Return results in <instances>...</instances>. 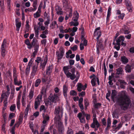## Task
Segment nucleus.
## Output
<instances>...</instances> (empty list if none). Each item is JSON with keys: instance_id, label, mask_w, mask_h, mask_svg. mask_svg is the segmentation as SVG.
Instances as JSON below:
<instances>
[{"instance_id": "obj_13", "label": "nucleus", "mask_w": 134, "mask_h": 134, "mask_svg": "<svg viewBox=\"0 0 134 134\" xmlns=\"http://www.w3.org/2000/svg\"><path fill=\"white\" fill-rule=\"evenodd\" d=\"M33 62V59L31 58L28 64L26 67L25 72V74L26 75H28L30 73V67Z\"/></svg>"}, {"instance_id": "obj_45", "label": "nucleus", "mask_w": 134, "mask_h": 134, "mask_svg": "<svg viewBox=\"0 0 134 134\" xmlns=\"http://www.w3.org/2000/svg\"><path fill=\"white\" fill-rule=\"evenodd\" d=\"M96 79L94 78L92 79L91 80V83L92 86H94L96 85Z\"/></svg>"}, {"instance_id": "obj_26", "label": "nucleus", "mask_w": 134, "mask_h": 134, "mask_svg": "<svg viewBox=\"0 0 134 134\" xmlns=\"http://www.w3.org/2000/svg\"><path fill=\"white\" fill-rule=\"evenodd\" d=\"M46 20L44 24L45 26H46V28L47 29H48V24L50 23V17H47L46 18L44 19Z\"/></svg>"}, {"instance_id": "obj_58", "label": "nucleus", "mask_w": 134, "mask_h": 134, "mask_svg": "<svg viewBox=\"0 0 134 134\" xmlns=\"http://www.w3.org/2000/svg\"><path fill=\"white\" fill-rule=\"evenodd\" d=\"M0 5L2 8H3L4 6V2L3 0H0Z\"/></svg>"}, {"instance_id": "obj_31", "label": "nucleus", "mask_w": 134, "mask_h": 134, "mask_svg": "<svg viewBox=\"0 0 134 134\" xmlns=\"http://www.w3.org/2000/svg\"><path fill=\"white\" fill-rule=\"evenodd\" d=\"M116 74L118 75L122 74H123V71L122 68H119L116 69Z\"/></svg>"}, {"instance_id": "obj_23", "label": "nucleus", "mask_w": 134, "mask_h": 134, "mask_svg": "<svg viewBox=\"0 0 134 134\" xmlns=\"http://www.w3.org/2000/svg\"><path fill=\"white\" fill-rule=\"evenodd\" d=\"M111 8L110 7H109L108 8L106 19L107 22V23L109 21V18L111 14Z\"/></svg>"}, {"instance_id": "obj_47", "label": "nucleus", "mask_w": 134, "mask_h": 134, "mask_svg": "<svg viewBox=\"0 0 134 134\" xmlns=\"http://www.w3.org/2000/svg\"><path fill=\"white\" fill-rule=\"evenodd\" d=\"M25 98H22L21 102L22 105L25 107L26 104V103L25 102Z\"/></svg>"}, {"instance_id": "obj_46", "label": "nucleus", "mask_w": 134, "mask_h": 134, "mask_svg": "<svg viewBox=\"0 0 134 134\" xmlns=\"http://www.w3.org/2000/svg\"><path fill=\"white\" fill-rule=\"evenodd\" d=\"M20 98L17 100L16 103L18 109H20Z\"/></svg>"}, {"instance_id": "obj_18", "label": "nucleus", "mask_w": 134, "mask_h": 134, "mask_svg": "<svg viewBox=\"0 0 134 134\" xmlns=\"http://www.w3.org/2000/svg\"><path fill=\"white\" fill-rule=\"evenodd\" d=\"M125 38L123 36H120L116 40V44L120 45L121 43L123 42Z\"/></svg>"}, {"instance_id": "obj_64", "label": "nucleus", "mask_w": 134, "mask_h": 134, "mask_svg": "<svg viewBox=\"0 0 134 134\" xmlns=\"http://www.w3.org/2000/svg\"><path fill=\"white\" fill-rule=\"evenodd\" d=\"M69 64L70 65H72L74 63V60H73L71 59L69 60Z\"/></svg>"}, {"instance_id": "obj_48", "label": "nucleus", "mask_w": 134, "mask_h": 134, "mask_svg": "<svg viewBox=\"0 0 134 134\" xmlns=\"http://www.w3.org/2000/svg\"><path fill=\"white\" fill-rule=\"evenodd\" d=\"M26 88L24 89L23 91V93L22 95V98H25V97L26 94Z\"/></svg>"}, {"instance_id": "obj_24", "label": "nucleus", "mask_w": 134, "mask_h": 134, "mask_svg": "<svg viewBox=\"0 0 134 134\" xmlns=\"http://www.w3.org/2000/svg\"><path fill=\"white\" fill-rule=\"evenodd\" d=\"M68 86L65 85H64L63 88V92L64 96L66 97L67 96V93L68 91Z\"/></svg>"}, {"instance_id": "obj_16", "label": "nucleus", "mask_w": 134, "mask_h": 134, "mask_svg": "<svg viewBox=\"0 0 134 134\" xmlns=\"http://www.w3.org/2000/svg\"><path fill=\"white\" fill-rule=\"evenodd\" d=\"M77 116L80 120L81 123H85V122L84 116L83 115V114L81 113H79L77 115Z\"/></svg>"}, {"instance_id": "obj_36", "label": "nucleus", "mask_w": 134, "mask_h": 134, "mask_svg": "<svg viewBox=\"0 0 134 134\" xmlns=\"http://www.w3.org/2000/svg\"><path fill=\"white\" fill-rule=\"evenodd\" d=\"M48 77L47 78H46L45 77L42 78V81L43 82H47V83H49L50 81H51V80L50 79L49 77V79H48Z\"/></svg>"}, {"instance_id": "obj_50", "label": "nucleus", "mask_w": 134, "mask_h": 134, "mask_svg": "<svg viewBox=\"0 0 134 134\" xmlns=\"http://www.w3.org/2000/svg\"><path fill=\"white\" fill-rule=\"evenodd\" d=\"M45 103L46 105L47 106H48L49 105H50L52 104L51 101L49 100L48 99V101H46L45 102Z\"/></svg>"}, {"instance_id": "obj_11", "label": "nucleus", "mask_w": 134, "mask_h": 134, "mask_svg": "<svg viewBox=\"0 0 134 134\" xmlns=\"http://www.w3.org/2000/svg\"><path fill=\"white\" fill-rule=\"evenodd\" d=\"M100 27H98L96 28L94 31V36H97L96 39L97 40V42L98 41L99 38L101 35V32L100 31Z\"/></svg>"}, {"instance_id": "obj_8", "label": "nucleus", "mask_w": 134, "mask_h": 134, "mask_svg": "<svg viewBox=\"0 0 134 134\" xmlns=\"http://www.w3.org/2000/svg\"><path fill=\"white\" fill-rule=\"evenodd\" d=\"M6 40L4 39V41L2 44L1 47V55L3 57L5 56L7 53V51H5V47L6 46Z\"/></svg>"}, {"instance_id": "obj_21", "label": "nucleus", "mask_w": 134, "mask_h": 134, "mask_svg": "<svg viewBox=\"0 0 134 134\" xmlns=\"http://www.w3.org/2000/svg\"><path fill=\"white\" fill-rule=\"evenodd\" d=\"M47 60L48 59L47 57H46L44 58L43 62V63H40L41 68H42V70H43L45 68L47 61Z\"/></svg>"}, {"instance_id": "obj_28", "label": "nucleus", "mask_w": 134, "mask_h": 134, "mask_svg": "<svg viewBox=\"0 0 134 134\" xmlns=\"http://www.w3.org/2000/svg\"><path fill=\"white\" fill-rule=\"evenodd\" d=\"M76 86L77 87V90L79 92H81L82 90H83V86L81 83H78Z\"/></svg>"}, {"instance_id": "obj_57", "label": "nucleus", "mask_w": 134, "mask_h": 134, "mask_svg": "<svg viewBox=\"0 0 134 134\" xmlns=\"http://www.w3.org/2000/svg\"><path fill=\"white\" fill-rule=\"evenodd\" d=\"M77 46L76 45H75L73 47H71V49L73 51H75L77 50Z\"/></svg>"}, {"instance_id": "obj_55", "label": "nucleus", "mask_w": 134, "mask_h": 134, "mask_svg": "<svg viewBox=\"0 0 134 134\" xmlns=\"http://www.w3.org/2000/svg\"><path fill=\"white\" fill-rule=\"evenodd\" d=\"M63 3L64 5L66 6L68 4V2L67 0H63Z\"/></svg>"}, {"instance_id": "obj_53", "label": "nucleus", "mask_w": 134, "mask_h": 134, "mask_svg": "<svg viewBox=\"0 0 134 134\" xmlns=\"http://www.w3.org/2000/svg\"><path fill=\"white\" fill-rule=\"evenodd\" d=\"M37 41V40L35 38H33L32 41V44L33 45H35L37 44L36 43Z\"/></svg>"}, {"instance_id": "obj_4", "label": "nucleus", "mask_w": 134, "mask_h": 134, "mask_svg": "<svg viewBox=\"0 0 134 134\" xmlns=\"http://www.w3.org/2000/svg\"><path fill=\"white\" fill-rule=\"evenodd\" d=\"M59 93L57 94H54L53 95H51L48 98V99L49 100L51 101L52 103H55L59 100Z\"/></svg>"}, {"instance_id": "obj_63", "label": "nucleus", "mask_w": 134, "mask_h": 134, "mask_svg": "<svg viewBox=\"0 0 134 134\" xmlns=\"http://www.w3.org/2000/svg\"><path fill=\"white\" fill-rule=\"evenodd\" d=\"M34 51H38L39 48V46L38 44H37L35 45Z\"/></svg>"}, {"instance_id": "obj_37", "label": "nucleus", "mask_w": 134, "mask_h": 134, "mask_svg": "<svg viewBox=\"0 0 134 134\" xmlns=\"http://www.w3.org/2000/svg\"><path fill=\"white\" fill-rule=\"evenodd\" d=\"M34 29L35 31V35L36 37L38 36L39 34V27L37 28L36 26H34Z\"/></svg>"}, {"instance_id": "obj_25", "label": "nucleus", "mask_w": 134, "mask_h": 134, "mask_svg": "<svg viewBox=\"0 0 134 134\" xmlns=\"http://www.w3.org/2000/svg\"><path fill=\"white\" fill-rule=\"evenodd\" d=\"M79 17V14L76 11H75L74 13L72 19L74 21H77Z\"/></svg>"}, {"instance_id": "obj_38", "label": "nucleus", "mask_w": 134, "mask_h": 134, "mask_svg": "<svg viewBox=\"0 0 134 134\" xmlns=\"http://www.w3.org/2000/svg\"><path fill=\"white\" fill-rule=\"evenodd\" d=\"M41 82V80L40 79H37L36 81L35 84V86L37 87H38Z\"/></svg>"}, {"instance_id": "obj_6", "label": "nucleus", "mask_w": 134, "mask_h": 134, "mask_svg": "<svg viewBox=\"0 0 134 134\" xmlns=\"http://www.w3.org/2000/svg\"><path fill=\"white\" fill-rule=\"evenodd\" d=\"M57 123L58 125V134H63L64 132V128L63 123L61 121H58Z\"/></svg>"}, {"instance_id": "obj_9", "label": "nucleus", "mask_w": 134, "mask_h": 134, "mask_svg": "<svg viewBox=\"0 0 134 134\" xmlns=\"http://www.w3.org/2000/svg\"><path fill=\"white\" fill-rule=\"evenodd\" d=\"M100 125L97 120V119H94L93 120V122L91 125V127L92 128L95 129V131L98 130V129L100 126Z\"/></svg>"}, {"instance_id": "obj_20", "label": "nucleus", "mask_w": 134, "mask_h": 134, "mask_svg": "<svg viewBox=\"0 0 134 134\" xmlns=\"http://www.w3.org/2000/svg\"><path fill=\"white\" fill-rule=\"evenodd\" d=\"M10 93L9 92H6L3 93L1 96V98L4 99H7Z\"/></svg>"}, {"instance_id": "obj_60", "label": "nucleus", "mask_w": 134, "mask_h": 134, "mask_svg": "<svg viewBox=\"0 0 134 134\" xmlns=\"http://www.w3.org/2000/svg\"><path fill=\"white\" fill-rule=\"evenodd\" d=\"M15 114L14 113H10L9 116V118L10 119H12L15 117Z\"/></svg>"}, {"instance_id": "obj_34", "label": "nucleus", "mask_w": 134, "mask_h": 134, "mask_svg": "<svg viewBox=\"0 0 134 134\" xmlns=\"http://www.w3.org/2000/svg\"><path fill=\"white\" fill-rule=\"evenodd\" d=\"M34 91L32 90H30L28 96L30 100H31L33 98L34 95Z\"/></svg>"}, {"instance_id": "obj_62", "label": "nucleus", "mask_w": 134, "mask_h": 134, "mask_svg": "<svg viewBox=\"0 0 134 134\" xmlns=\"http://www.w3.org/2000/svg\"><path fill=\"white\" fill-rule=\"evenodd\" d=\"M94 107L96 108H98L100 106L101 104L100 103H96L94 104Z\"/></svg>"}, {"instance_id": "obj_12", "label": "nucleus", "mask_w": 134, "mask_h": 134, "mask_svg": "<svg viewBox=\"0 0 134 134\" xmlns=\"http://www.w3.org/2000/svg\"><path fill=\"white\" fill-rule=\"evenodd\" d=\"M60 52L58 51L56 52V54L58 57L59 59H62L64 55V51L63 48L62 47H60L59 48Z\"/></svg>"}, {"instance_id": "obj_40", "label": "nucleus", "mask_w": 134, "mask_h": 134, "mask_svg": "<svg viewBox=\"0 0 134 134\" xmlns=\"http://www.w3.org/2000/svg\"><path fill=\"white\" fill-rule=\"evenodd\" d=\"M66 134H74L73 131L71 128L68 127L66 131Z\"/></svg>"}, {"instance_id": "obj_41", "label": "nucleus", "mask_w": 134, "mask_h": 134, "mask_svg": "<svg viewBox=\"0 0 134 134\" xmlns=\"http://www.w3.org/2000/svg\"><path fill=\"white\" fill-rule=\"evenodd\" d=\"M46 88L44 87H42V88L41 91V93L42 95H42H45L46 93Z\"/></svg>"}, {"instance_id": "obj_51", "label": "nucleus", "mask_w": 134, "mask_h": 134, "mask_svg": "<svg viewBox=\"0 0 134 134\" xmlns=\"http://www.w3.org/2000/svg\"><path fill=\"white\" fill-rule=\"evenodd\" d=\"M118 121L117 120H114L113 122V125L112 127L113 128H114L115 126V125L117 123Z\"/></svg>"}, {"instance_id": "obj_7", "label": "nucleus", "mask_w": 134, "mask_h": 134, "mask_svg": "<svg viewBox=\"0 0 134 134\" xmlns=\"http://www.w3.org/2000/svg\"><path fill=\"white\" fill-rule=\"evenodd\" d=\"M78 28L76 27H73L72 29L69 28L68 29H65L64 31V33H66L68 32H70V35L71 36H73L75 35V32L77 30Z\"/></svg>"}, {"instance_id": "obj_59", "label": "nucleus", "mask_w": 134, "mask_h": 134, "mask_svg": "<svg viewBox=\"0 0 134 134\" xmlns=\"http://www.w3.org/2000/svg\"><path fill=\"white\" fill-rule=\"evenodd\" d=\"M64 17L62 16H60L58 18L59 22H62L64 20Z\"/></svg>"}, {"instance_id": "obj_56", "label": "nucleus", "mask_w": 134, "mask_h": 134, "mask_svg": "<svg viewBox=\"0 0 134 134\" xmlns=\"http://www.w3.org/2000/svg\"><path fill=\"white\" fill-rule=\"evenodd\" d=\"M16 105L15 104H13L10 106V110L11 111H13L15 110V108Z\"/></svg>"}, {"instance_id": "obj_2", "label": "nucleus", "mask_w": 134, "mask_h": 134, "mask_svg": "<svg viewBox=\"0 0 134 134\" xmlns=\"http://www.w3.org/2000/svg\"><path fill=\"white\" fill-rule=\"evenodd\" d=\"M63 108L60 107H58L55 108L54 113L56 115L55 120L59 121H61V118L62 117L63 113Z\"/></svg>"}, {"instance_id": "obj_61", "label": "nucleus", "mask_w": 134, "mask_h": 134, "mask_svg": "<svg viewBox=\"0 0 134 134\" xmlns=\"http://www.w3.org/2000/svg\"><path fill=\"white\" fill-rule=\"evenodd\" d=\"M102 122L103 125L105 126L106 125V121L104 118H103L102 120Z\"/></svg>"}, {"instance_id": "obj_35", "label": "nucleus", "mask_w": 134, "mask_h": 134, "mask_svg": "<svg viewBox=\"0 0 134 134\" xmlns=\"http://www.w3.org/2000/svg\"><path fill=\"white\" fill-rule=\"evenodd\" d=\"M122 123L120 122L118 124L117 126H115L113 129L117 131L119 130L121 127H122Z\"/></svg>"}, {"instance_id": "obj_30", "label": "nucleus", "mask_w": 134, "mask_h": 134, "mask_svg": "<svg viewBox=\"0 0 134 134\" xmlns=\"http://www.w3.org/2000/svg\"><path fill=\"white\" fill-rule=\"evenodd\" d=\"M52 67L51 66H49L48 67L46 70V73L47 75H49L52 71Z\"/></svg>"}, {"instance_id": "obj_52", "label": "nucleus", "mask_w": 134, "mask_h": 134, "mask_svg": "<svg viewBox=\"0 0 134 134\" xmlns=\"http://www.w3.org/2000/svg\"><path fill=\"white\" fill-rule=\"evenodd\" d=\"M41 60L42 59L41 58L38 57L35 60V61L38 63H38L41 61Z\"/></svg>"}, {"instance_id": "obj_42", "label": "nucleus", "mask_w": 134, "mask_h": 134, "mask_svg": "<svg viewBox=\"0 0 134 134\" xmlns=\"http://www.w3.org/2000/svg\"><path fill=\"white\" fill-rule=\"evenodd\" d=\"M85 107L86 109H87V107L89 105L88 100L87 99H85L84 100Z\"/></svg>"}, {"instance_id": "obj_29", "label": "nucleus", "mask_w": 134, "mask_h": 134, "mask_svg": "<svg viewBox=\"0 0 134 134\" xmlns=\"http://www.w3.org/2000/svg\"><path fill=\"white\" fill-rule=\"evenodd\" d=\"M121 61L123 63L125 64L128 62V60L125 56H123L121 57Z\"/></svg>"}, {"instance_id": "obj_17", "label": "nucleus", "mask_w": 134, "mask_h": 134, "mask_svg": "<svg viewBox=\"0 0 134 134\" xmlns=\"http://www.w3.org/2000/svg\"><path fill=\"white\" fill-rule=\"evenodd\" d=\"M31 101L27 105L26 108L24 112L25 116L24 117L25 119H26V118L27 116V115L28 112L30 109V103L31 102Z\"/></svg>"}, {"instance_id": "obj_19", "label": "nucleus", "mask_w": 134, "mask_h": 134, "mask_svg": "<svg viewBox=\"0 0 134 134\" xmlns=\"http://www.w3.org/2000/svg\"><path fill=\"white\" fill-rule=\"evenodd\" d=\"M37 66H34L32 68V71L31 74V76L33 78L34 75H35L36 73L37 69Z\"/></svg>"}, {"instance_id": "obj_44", "label": "nucleus", "mask_w": 134, "mask_h": 134, "mask_svg": "<svg viewBox=\"0 0 134 134\" xmlns=\"http://www.w3.org/2000/svg\"><path fill=\"white\" fill-rule=\"evenodd\" d=\"M70 95L72 96H76L77 95V93L74 90H71L70 92Z\"/></svg>"}, {"instance_id": "obj_43", "label": "nucleus", "mask_w": 134, "mask_h": 134, "mask_svg": "<svg viewBox=\"0 0 134 134\" xmlns=\"http://www.w3.org/2000/svg\"><path fill=\"white\" fill-rule=\"evenodd\" d=\"M46 109H45L44 106L43 105H42L40 108V111H42L44 113L46 111Z\"/></svg>"}, {"instance_id": "obj_3", "label": "nucleus", "mask_w": 134, "mask_h": 134, "mask_svg": "<svg viewBox=\"0 0 134 134\" xmlns=\"http://www.w3.org/2000/svg\"><path fill=\"white\" fill-rule=\"evenodd\" d=\"M71 68V67L70 66H64L63 68V69L66 77L68 78H70L71 80H73L74 79L76 76L74 72H73L71 73L69 72V69H70Z\"/></svg>"}, {"instance_id": "obj_33", "label": "nucleus", "mask_w": 134, "mask_h": 134, "mask_svg": "<svg viewBox=\"0 0 134 134\" xmlns=\"http://www.w3.org/2000/svg\"><path fill=\"white\" fill-rule=\"evenodd\" d=\"M125 69L126 72H131V66L129 65H127L125 67Z\"/></svg>"}, {"instance_id": "obj_54", "label": "nucleus", "mask_w": 134, "mask_h": 134, "mask_svg": "<svg viewBox=\"0 0 134 134\" xmlns=\"http://www.w3.org/2000/svg\"><path fill=\"white\" fill-rule=\"evenodd\" d=\"M40 16V13L38 12H37L36 13L34 14V17L35 18L39 17Z\"/></svg>"}, {"instance_id": "obj_49", "label": "nucleus", "mask_w": 134, "mask_h": 134, "mask_svg": "<svg viewBox=\"0 0 134 134\" xmlns=\"http://www.w3.org/2000/svg\"><path fill=\"white\" fill-rule=\"evenodd\" d=\"M125 14L124 13H122L119 14L118 17L119 19L122 20L125 16Z\"/></svg>"}, {"instance_id": "obj_5", "label": "nucleus", "mask_w": 134, "mask_h": 134, "mask_svg": "<svg viewBox=\"0 0 134 134\" xmlns=\"http://www.w3.org/2000/svg\"><path fill=\"white\" fill-rule=\"evenodd\" d=\"M42 99V95H39L35 99V101L34 108L37 109L40 104Z\"/></svg>"}, {"instance_id": "obj_10", "label": "nucleus", "mask_w": 134, "mask_h": 134, "mask_svg": "<svg viewBox=\"0 0 134 134\" xmlns=\"http://www.w3.org/2000/svg\"><path fill=\"white\" fill-rule=\"evenodd\" d=\"M124 3L129 11L132 12V7L130 1L129 0H125Z\"/></svg>"}, {"instance_id": "obj_22", "label": "nucleus", "mask_w": 134, "mask_h": 134, "mask_svg": "<svg viewBox=\"0 0 134 134\" xmlns=\"http://www.w3.org/2000/svg\"><path fill=\"white\" fill-rule=\"evenodd\" d=\"M111 123V121L110 119V118H108L107 120V127L105 128V130L107 131L109 130L110 127Z\"/></svg>"}, {"instance_id": "obj_39", "label": "nucleus", "mask_w": 134, "mask_h": 134, "mask_svg": "<svg viewBox=\"0 0 134 134\" xmlns=\"http://www.w3.org/2000/svg\"><path fill=\"white\" fill-rule=\"evenodd\" d=\"M75 22L73 21H71L70 23V26H74L75 27L76 26L79 25V23L76 21H75Z\"/></svg>"}, {"instance_id": "obj_14", "label": "nucleus", "mask_w": 134, "mask_h": 134, "mask_svg": "<svg viewBox=\"0 0 134 134\" xmlns=\"http://www.w3.org/2000/svg\"><path fill=\"white\" fill-rule=\"evenodd\" d=\"M18 76H13L14 79V83L15 85L19 86L22 84V81L18 78Z\"/></svg>"}, {"instance_id": "obj_1", "label": "nucleus", "mask_w": 134, "mask_h": 134, "mask_svg": "<svg viewBox=\"0 0 134 134\" xmlns=\"http://www.w3.org/2000/svg\"><path fill=\"white\" fill-rule=\"evenodd\" d=\"M116 91L113 90L111 94V97L114 102H116L120 106L122 110L127 109L130 103L129 98L126 95L125 91H122L119 93L118 97L116 96Z\"/></svg>"}, {"instance_id": "obj_15", "label": "nucleus", "mask_w": 134, "mask_h": 134, "mask_svg": "<svg viewBox=\"0 0 134 134\" xmlns=\"http://www.w3.org/2000/svg\"><path fill=\"white\" fill-rule=\"evenodd\" d=\"M121 32L125 34H128L129 33L128 27L125 25H124L121 30Z\"/></svg>"}, {"instance_id": "obj_27", "label": "nucleus", "mask_w": 134, "mask_h": 134, "mask_svg": "<svg viewBox=\"0 0 134 134\" xmlns=\"http://www.w3.org/2000/svg\"><path fill=\"white\" fill-rule=\"evenodd\" d=\"M57 26V22L55 21H54L52 22L50 25V27L51 29H53L56 27V26Z\"/></svg>"}, {"instance_id": "obj_32", "label": "nucleus", "mask_w": 134, "mask_h": 134, "mask_svg": "<svg viewBox=\"0 0 134 134\" xmlns=\"http://www.w3.org/2000/svg\"><path fill=\"white\" fill-rule=\"evenodd\" d=\"M15 25L16 27V30L17 31H19L21 26V22L16 21V22Z\"/></svg>"}]
</instances>
